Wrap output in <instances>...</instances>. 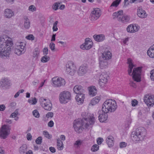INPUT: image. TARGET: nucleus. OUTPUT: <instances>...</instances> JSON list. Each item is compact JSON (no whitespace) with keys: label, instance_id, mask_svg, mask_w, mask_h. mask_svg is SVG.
<instances>
[{"label":"nucleus","instance_id":"nucleus-1","mask_svg":"<svg viewBox=\"0 0 154 154\" xmlns=\"http://www.w3.org/2000/svg\"><path fill=\"white\" fill-rule=\"evenodd\" d=\"M13 45L12 39L6 35L0 37V56L4 59L8 58Z\"/></svg>","mask_w":154,"mask_h":154},{"label":"nucleus","instance_id":"nucleus-2","mask_svg":"<svg viewBox=\"0 0 154 154\" xmlns=\"http://www.w3.org/2000/svg\"><path fill=\"white\" fill-rule=\"evenodd\" d=\"M117 105L116 101L114 100L109 99L106 100L103 103L102 110L104 113L99 114V119L100 122H104L107 119V113L114 112L116 109Z\"/></svg>","mask_w":154,"mask_h":154},{"label":"nucleus","instance_id":"nucleus-3","mask_svg":"<svg viewBox=\"0 0 154 154\" xmlns=\"http://www.w3.org/2000/svg\"><path fill=\"white\" fill-rule=\"evenodd\" d=\"M86 114V113L83 112L82 114L83 118L82 119H78L75 120L73 122V127L75 131L77 132H80L81 131L84 129V128L82 127L84 126L85 128H88L90 125H92L94 124V118L92 116H86L84 117Z\"/></svg>","mask_w":154,"mask_h":154},{"label":"nucleus","instance_id":"nucleus-4","mask_svg":"<svg viewBox=\"0 0 154 154\" xmlns=\"http://www.w3.org/2000/svg\"><path fill=\"white\" fill-rule=\"evenodd\" d=\"M128 63L129 64V69L128 70V74L130 75H132L133 79L134 81L137 82H140L141 81L140 74L142 67L140 66L134 68L133 72L131 74L132 69L134 66L131 60L128 59Z\"/></svg>","mask_w":154,"mask_h":154},{"label":"nucleus","instance_id":"nucleus-5","mask_svg":"<svg viewBox=\"0 0 154 154\" xmlns=\"http://www.w3.org/2000/svg\"><path fill=\"white\" fill-rule=\"evenodd\" d=\"M146 134V130L144 128H139L132 132L131 136L133 140L139 141L143 140Z\"/></svg>","mask_w":154,"mask_h":154},{"label":"nucleus","instance_id":"nucleus-6","mask_svg":"<svg viewBox=\"0 0 154 154\" xmlns=\"http://www.w3.org/2000/svg\"><path fill=\"white\" fill-rule=\"evenodd\" d=\"M70 93L66 91L61 92L59 96V100L61 103H66L71 100Z\"/></svg>","mask_w":154,"mask_h":154},{"label":"nucleus","instance_id":"nucleus-7","mask_svg":"<svg viewBox=\"0 0 154 154\" xmlns=\"http://www.w3.org/2000/svg\"><path fill=\"white\" fill-rule=\"evenodd\" d=\"M10 126L8 125H2L0 129V137L5 139L7 137L10 132Z\"/></svg>","mask_w":154,"mask_h":154},{"label":"nucleus","instance_id":"nucleus-8","mask_svg":"<svg viewBox=\"0 0 154 154\" xmlns=\"http://www.w3.org/2000/svg\"><path fill=\"white\" fill-rule=\"evenodd\" d=\"M25 45V43L23 42L16 43L14 53L18 55L23 54L26 51Z\"/></svg>","mask_w":154,"mask_h":154},{"label":"nucleus","instance_id":"nucleus-9","mask_svg":"<svg viewBox=\"0 0 154 154\" xmlns=\"http://www.w3.org/2000/svg\"><path fill=\"white\" fill-rule=\"evenodd\" d=\"M40 101L42 106L45 109L48 111L51 110L52 108V104L50 100L41 97L40 100Z\"/></svg>","mask_w":154,"mask_h":154},{"label":"nucleus","instance_id":"nucleus-10","mask_svg":"<svg viewBox=\"0 0 154 154\" xmlns=\"http://www.w3.org/2000/svg\"><path fill=\"white\" fill-rule=\"evenodd\" d=\"M66 72L70 75H73L75 73L76 67L73 62L69 61L66 65Z\"/></svg>","mask_w":154,"mask_h":154},{"label":"nucleus","instance_id":"nucleus-11","mask_svg":"<svg viewBox=\"0 0 154 154\" xmlns=\"http://www.w3.org/2000/svg\"><path fill=\"white\" fill-rule=\"evenodd\" d=\"M54 85L56 87L62 86L65 84V81L62 78L54 77L52 79Z\"/></svg>","mask_w":154,"mask_h":154},{"label":"nucleus","instance_id":"nucleus-12","mask_svg":"<svg viewBox=\"0 0 154 154\" xmlns=\"http://www.w3.org/2000/svg\"><path fill=\"white\" fill-rule=\"evenodd\" d=\"M93 44V42L91 39L87 38L85 39V42L81 45L80 48L83 50H88L91 48Z\"/></svg>","mask_w":154,"mask_h":154},{"label":"nucleus","instance_id":"nucleus-13","mask_svg":"<svg viewBox=\"0 0 154 154\" xmlns=\"http://www.w3.org/2000/svg\"><path fill=\"white\" fill-rule=\"evenodd\" d=\"M144 101L148 106H153L154 105V95L145 96Z\"/></svg>","mask_w":154,"mask_h":154},{"label":"nucleus","instance_id":"nucleus-14","mask_svg":"<svg viewBox=\"0 0 154 154\" xmlns=\"http://www.w3.org/2000/svg\"><path fill=\"white\" fill-rule=\"evenodd\" d=\"M107 74L103 72L99 77V84L101 87H103L107 82Z\"/></svg>","mask_w":154,"mask_h":154},{"label":"nucleus","instance_id":"nucleus-15","mask_svg":"<svg viewBox=\"0 0 154 154\" xmlns=\"http://www.w3.org/2000/svg\"><path fill=\"white\" fill-rule=\"evenodd\" d=\"M139 27L136 24H131L128 25L127 28V31L130 33H134L137 32Z\"/></svg>","mask_w":154,"mask_h":154},{"label":"nucleus","instance_id":"nucleus-16","mask_svg":"<svg viewBox=\"0 0 154 154\" xmlns=\"http://www.w3.org/2000/svg\"><path fill=\"white\" fill-rule=\"evenodd\" d=\"M112 57V54L110 51L105 50L104 52L102 54L101 59L107 60L110 59Z\"/></svg>","mask_w":154,"mask_h":154},{"label":"nucleus","instance_id":"nucleus-17","mask_svg":"<svg viewBox=\"0 0 154 154\" xmlns=\"http://www.w3.org/2000/svg\"><path fill=\"white\" fill-rule=\"evenodd\" d=\"M137 15L141 18H145L147 17V14L145 11L141 7H139L137 9Z\"/></svg>","mask_w":154,"mask_h":154},{"label":"nucleus","instance_id":"nucleus-18","mask_svg":"<svg viewBox=\"0 0 154 154\" xmlns=\"http://www.w3.org/2000/svg\"><path fill=\"white\" fill-rule=\"evenodd\" d=\"M101 13L100 10L98 8H95L92 11L91 14V16L92 18H94L95 20L97 19L100 16Z\"/></svg>","mask_w":154,"mask_h":154},{"label":"nucleus","instance_id":"nucleus-19","mask_svg":"<svg viewBox=\"0 0 154 154\" xmlns=\"http://www.w3.org/2000/svg\"><path fill=\"white\" fill-rule=\"evenodd\" d=\"M4 16L7 18H10L14 15V12L11 9L7 8L4 11Z\"/></svg>","mask_w":154,"mask_h":154},{"label":"nucleus","instance_id":"nucleus-20","mask_svg":"<svg viewBox=\"0 0 154 154\" xmlns=\"http://www.w3.org/2000/svg\"><path fill=\"white\" fill-rule=\"evenodd\" d=\"M87 69L88 67L84 65H82L79 67L78 72V75L80 76H82L86 73Z\"/></svg>","mask_w":154,"mask_h":154},{"label":"nucleus","instance_id":"nucleus-21","mask_svg":"<svg viewBox=\"0 0 154 154\" xmlns=\"http://www.w3.org/2000/svg\"><path fill=\"white\" fill-rule=\"evenodd\" d=\"M99 59L100 68L101 69H103L106 68L108 64V60L102 59L101 57H100Z\"/></svg>","mask_w":154,"mask_h":154},{"label":"nucleus","instance_id":"nucleus-22","mask_svg":"<svg viewBox=\"0 0 154 154\" xmlns=\"http://www.w3.org/2000/svg\"><path fill=\"white\" fill-rule=\"evenodd\" d=\"M73 91L74 92L77 94L83 93L85 91L83 87L80 85H75L73 88Z\"/></svg>","mask_w":154,"mask_h":154},{"label":"nucleus","instance_id":"nucleus-23","mask_svg":"<svg viewBox=\"0 0 154 154\" xmlns=\"http://www.w3.org/2000/svg\"><path fill=\"white\" fill-rule=\"evenodd\" d=\"M93 38L96 41L98 42H102L105 39V35L103 34H95L93 35Z\"/></svg>","mask_w":154,"mask_h":154},{"label":"nucleus","instance_id":"nucleus-24","mask_svg":"<svg viewBox=\"0 0 154 154\" xmlns=\"http://www.w3.org/2000/svg\"><path fill=\"white\" fill-rule=\"evenodd\" d=\"M84 94L83 93L77 94L75 97L76 101L79 103H82L84 101Z\"/></svg>","mask_w":154,"mask_h":154},{"label":"nucleus","instance_id":"nucleus-25","mask_svg":"<svg viewBox=\"0 0 154 154\" xmlns=\"http://www.w3.org/2000/svg\"><path fill=\"white\" fill-rule=\"evenodd\" d=\"M11 82L10 80L7 79H5L2 80L0 82V86L1 87L3 88L4 86L7 85L10 86Z\"/></svg>","mask_w":154,"mask_h":154},{"label":"nucleus","instance_id":"nucleus-26","mask_svg":"<svg viewBox=\"0 0 154 154\" xmlns=\"http://www.w3.org/2000/svg\"><path fill=\"white\" fill-rule=\"evenodd\" d=\"M147 54L150 57L154 58V44L149 48Z\"/></svg>","mask_w":154,"mask_h":154},{"label":"nucleus","instance_id":"nucleus-27","mask_svg":"<svg viewBox=\"0 0 154 154\" xmlns=\"http://www.w3.org/2000/svg\"><path fill=\"white\" fill-rule=\"evenodd\" d=\"M89 91V94L91 97L95 96L97 93V89L94 86L90 87Z\"/></svg>","mask_w":154,"mask_h":154},{"label":"nucleus","instance_id":"nucleus-28","mask_svg":"<svg viewBox=\"0 0 154 154\" xmlns=\"http://www.w3.org/2000/svg\"><path fill=\"white\" fill-rule=\"evenodd\" d=\"M23 19L24 20V28L26 29H29L30 26V22L29 19L26 16H24Z\"/></svg>","mask_w":154,"mask_h":154},{"label":"nucleus","instance_id":"nucleus-29","mask_svg":"<svg viewBox=\"0 0 154 154\" xmlns=\"http://www.w3.org/2000/svg\"><path fill=\"white\" fill-rule=\"evenodd\" d=\"M113 138L112 136H109L106 139V142L109 147L112 146L114 145Z\"/></svg>","mask_w":154,"mask_h":154},{"label":"nucleus","instance_id":"nucleus-30","mask_svg":"<svg viewBox=\"0 0 154 154\" xmlns=\"http://www.w3.org/2000/svg\"><path fill=\"white\" fill-rule=\"evenodd\" d=\"M119 21H121L122 22L124 23L128 22L129 20V17L128 16L123 15L122 14V16L120 18H119Z\"/></svg>","mask_w":154,"mask_h":154},{"label":"nucleus","instance_id":"nucleus-31","mask_svg":"<svg viewBox=\"0 0 154 154\" xmlns=\"http://www.w3.org/2000/svg\"><path fill=\"white\" fill-rule=\"evenodd\" d=\"M19 152L20 154H25L27 151V147L26 145H23L19 148Z\"/></svg>","mask_w":154,"mask_h":154},{"label":"nucleus","instance_id":"nucleus-32","mask_svg":"<svg viewBox=\"0 0 154 154\" xmlns=\"http://www.w3.org/2000/svg\"><path fill=\"white\" fill-rule=\"evenodd\" d=\"M39 56V51L38 50H35V51L33 53V60H36Z\"/></svg>","mask_w":154,"mask_h":154},{"label":"nucleus","instance_id":"nucleus-33","mask_svg":"<svg viewBox=\"0 0 154 154\" xmlns=\"http://www.w3.org/2000/svg\"><path fill=\"white\" fill-rule=\"evenodd\" d=\"M100 99V98L99 97H96L91 100V104L92 105L96 104L99 102Z\"/></svg>","mask_w":154,"mask_h":154},{"label":"nucleus","instance_id":"nucleus-34","mask_svg":"<svg viewBox=\"0 0 154 154\" xmlns=\"http://www.w3.org/2000/svg\"><path fill=\"white\" fill-rule=\"evenodd\" d=\"M123 13V11L122 10H120L117 12L114 13L113 14V16L116 17L117 18L118 20H119V18H120V17L122 16V14Z\"/></svg>","mask_w":154,"mask_h":154},{"label":"nucleus","instance_id":"nucleus-35","mask_svg":"<svg viewBox=\"0 0 154 154\" xmlns=\"http://www.w3.org/2000/svg\"><path fill=\"white\" fill-rule=\"evenodd\" d=\"M57 148L59 150H61L63 147L62 142L60 139L57 140Z\"/></svg>","mask_w":154,"mask_h":154},{"label":"nucleus","instance_id":"nucleus-36","mask_svg":"<svg viewBox=\"0 0 154 154\" xmlns=\"http://www.w3.org/2000/svg\"><path fill=\"white\" fill-rule=\"evenodd\" d=\"M49 60L50 57L48 56L45 55L42 57L41 60L42 62L46 63L49 61Z\"/></svg>","mask_w":154,"mask_h":154},{"label":"nucleus","instance_id":"nucleus-37","mask_svg":"<svg viewBox=\"0 0 154 154\" xmlns=\"http://www.w3.org/2000/svg\"><path fill=\"white\" fill-rule=\"evenodd\" d=\"M121 0H116L111 4L110 6L117 7L120 2Z\"/></svg>","mask_w":154,"mask_h":154},{"label":"nucleus","instance_id":"nucleus-38","mask_svg":"<svg viewBox=\"0 0 154 154\" xmlns=\"http://www.w3.org/2000/svg\"><path fill=\"white\" fill-rule=\"evenodd\" d=\"M43 134L45 135V137L48 139H50L51 138V135L49 133L46 131H43Z\"/></svg>","mask_w":154,"mask_h":154},{"label":"nucleus","instance_id":"nucleus-39","mask_svg":"<svg viewBox=\"0 0 154 154\" xmlns=\"http://www.w3.org/2000/svg\"><path fill=\"white\" fill-rule=\"evenodd\" d=\"M99 146L98 145H94L91 148V150L93 152H95L99 149Z\"/></svg>","mask_w":154,"mask_h":154},{"label":"nucleus","instance_id":"nucleus-40","mask_svg":"<svg viewBox=\"0 0 154 154\" xmlns=\"http://www.w3.org/2000/svg\"><path fill=\"white\" fill-rule=\"evenodd\" d=\"M33 115L36 118H39L40 116V114L37 110H33L32 112Z\"/></svg>","mask_w":154,"mask_h":154},{"label":"nucleus","instance_id":"nucleus-41","mask_svg":"<svg viewBox=\"0 0 154 154\" xmlns=\"http://www.w3.org/2000/svg\"><path fill=\"white\" fill-rule=\"evenodd\" d=\"M60 4V3H55L52 7V8L55 11H56L58 9V8Z\"/></svg>","mask_w":154,"mask_h":154},{"label":"nucleus","instance_id":"nucleus-42","mask_svg":"<svg viewBox=\"0 0 154 154\" xmlns=\"http://www.w3.org/2000/svg\"><path fill=\"white\" fill-rule=\"evenodd\" d=\"M58 23L57 21H56L54 23L53 26V31H56L58 30V28L57 26V25Z\"/></svg>","mask_w":154,"mask_h":154},{"label":"nucleus","instance_id":"nucleus-43","mask_svg":"<svg viewBox=\"0 0 154 154\" xmlns=\"http://www.w3.org/2000/svg\"><path fill=\"white\" fill-rule=\"evenodd\" d=\"M42 142V138L41 137H38L36 140V143L38 144H41Z\"/></svg>","mask_w":154,"mask_h":154},{"label":"nucleus","instance_id":"nucleus-44","mask_svg":"<svg viewBox=\"0 0 154 154\" xmlns=\"http://www.w3.org/2000/svg\"><path fill=\"white\" fill-rule=\"evenodd\" d=\"M24 91V90L23 89L19 90L17 92L16 94H15V95H14V97L15 98H17L19 96L20 93H23Z\"/></svg>","mask_w":154,"mask_h":154},{"label":"nucleus","instance_id":"nucleus-45","mask_svg":"<svg viewBox=\"0 0 154 154\" xmlns=\"http://www.w3.org/2000/svg\"><path fill=\"white\" fill-rule=\"evenodd\" d=\"M82 143V141L81 140L76 141L74 143V145L77 146V147H79Z\"/></svg>","mask_w":154,"mask_h":154},{"label":"nucleus","instance_id":"nucleus-46","mask_svg":"<svg viewBox=\"0 0 154 154\" xmlns=\"http://www.w3.org/2000/svg\"><path fill=\"white\" fill-rule=\"evenodd\" d=\"M49 47L52 51H54L55 50V45L53 42H51L49 45Z\"/></svg>","mask_w":154,"mask_h":154},{"label":"nucleus","instance_id":"nucleus-47","mask_svg":"<svg viewBox=\"0 0 154 154\" xmlns=\"http://www.w3.org/2000/svg\"><path fill=\"white\" fill-rule=\"evenodd\" d=\"M36 8L33 5H31L29 7L28 10L30 11L33 12L36 10Z\"/></svg>","mask_w":154,"mask_h":154},{"label":"nucleus","instance_id":"nucleus-48","mask_svg":"<svg viewBox=\"0 0 154 154\" xmlns=\"http://www.w3.org/2000/svg\"><path fill=\"white\" fill-rule=\"evenodd\" d=\"M138 101L134 99L131 102L132 106H135L138 104Z\"/></svg>","mask_w":154,"mask_h":154},{"label":"nucleus","instance_id":"nucleus-49","mask_svg":"<svg viewBox=\"0 0 154 154\" xmlns=\"http://www.w3.org/2000/svg\"><path fill=\"white\" fill-rule=\"evenodd\" d=\"M54 114L52 112H48L46 115V117L48 118L50 117L51 118L53 116Z\"/></svg>","mask_w":154,"mask_h":154},{"label":"nucleus","instance_id":"nucleus-50","mask_svg":"<svg viewBox=\"0 0 154 154\" xmlns=\"http://www.w3.org/2000/svg\"><path fill=\"white\" fill-rule=\"evenodd\" d=\"M103 141V139L102 138L99 137L97 140V143L98 145H100Z\"/></svg>","mask_w":154,"mask_h":154},{"label":"nucleus","instance_id":"nucleus-51","mask_svg":"<svg viewBox=\"0 0 154 154\" xmlns=\"http://www.w3.org/2000/svg\"><path fill=\"white\" fill-rule=\"evenodd\" d=\"M143 0H130V2L132 3H137L138 2H143Z\"/></svg>","mask_w":154,"mask_h":154},{"label":"nucleus","instance_id":"nucleus-52","mask_svg":"<svg viewBox=\"0 0 154 154\" xmlns=\"http://www.w3.org/2000/svg\"><path fill=\"white\" fill-rule=\"evenodd\" d=\"M26 38L28 39L31 40H33L34 39V37L32 35H29L27 36Z\"/></svg>","mask_w":154,"mask_h":154},{"label":"nucleus","instance_id":"nucleus-53","mask_svg":"<svg viewBox=\"0 0 154 154\" xmlns=\"http://www.w3.org/2000/svg\"><path fill=\"white\" fill-rule=\"evenodd\" d=\"M150 74H151L150 78L152 80L154 81V70L151 71Z\"/></svg>","mask_w":154,"mask_h":154},{"label":"nucleus","instance_id":"nucleus-54","mask_svg":"<svg viewBox=\"0 0 154 154\" xmlns=\"http://www.w3.org/2000/svg\"><path fill=\"white\" fill-rule=\"evenodd\" d=\"M127 143L125 142H122L119 144L120 147L121 148L125 147L126 146Z\"/></svg>","mask_w":154,"mask_h":154},{"label":"nucleus","instance_id":"nucleus-55","mask_svg":"<svg viewBox=\"0 0 154 154\" xmlns=\"http://www.w3.org/2000/svg\"><path fill=\"white\" fill-rule=\"evenodd\" d=\"M44 54L46 55L48 54V49L47 48H44L43 50Z\"/></svg>","mask_w":154,"mask_h":154},{"label":"nucleus","instance_id":"nucleus-56","mask_svg":"<svg viewBox=\"0 0 154 154\" xmlns=\"http://www.w3.org/2000/svg\"><path fill=\"white\" fill-rule=\"evenodd\" d=\"M5 106L4 104L0 105V111H4L5 109Z\"/></svg>","mask_w":154,"mask_h":154},{"label":"nucleus","instance_id":"nucleus-57","mask_svg":"<svg viewBox=\"0 0 154 154\" xmlns=\"http://www.w3.org/2000/svg\"><path fill=\"white\" fill-rule=\"evenodd\" d=\"M54 123L52 120L50 121L48 123V126L50 127H52L54 126Z\"/></svg>","mask_w":154,"mask_h":154},{"label":"nucleus","instance_id":"nucleus-58","mask_svg":"<svg viewBox=\"0 0 154 154\" xmlns=\"http://www.w3.org/2000/svg\"><path fill=\"white\" fill-rule=\"evenodd\" d=\"M18 114V112L17 111L16 112H14L11 114L10 116V117L14 118Z\"/></svg>","mask_w":154,"mask_h":154},{"label":"nucleus","instance_id":"nucleus-59","mask_svg":"<svg viewBox=\"0 0 154 154\" xmlns=\"http://www.w3.org/2000/svg\"><path fill=\"white\" fill-rule=\"evenodd\" d=\"M32 135L31 134L29 133L27 134V138L28 140H31Z\"/></svg>","mask_w":154,"mask_h":154},{"label":"nucleus","instance_id":"nucleus-60","mask_svg":"<svg viewBox=\"0 0 154 154\" xmlns=\"http://www.w3.org/2000/svg\"><path fill=\"white\" fill-rule=\"evenodd\" d=\"M32 104H35L37 102V100L34 97L32 100Z\"/></svg>","mask_w":154,"mask_h":154},{"label":"nucleus","instance_id":"nucleus-61","mask_svg":"<svg viewBox=\"0 0 154 154\" xmlns=\"http://www.w3.org/2000/svg\"><path fill=\"white\" fill-rule=\"evenodd\" d=\"M130 85L133 87L134 88H136V85L135 83H134L133 82V81H131L130 83Z\"/></svg>","mask_w":154,"mask_h":154},{"label":"nucleus","instance_id":"nucleus-62","mask_svg":"<svg viewBox=\"0 0 154 154\" xmlns=\"http://www.w3.org/2000/svg\"><path fill=\"white\" fill-rule=\"evenodd\" d=\"M49 150L52 153H54L56 151L54 147H50Z\"/></svg>","mask_w":154,"mask_h":154},{"label":"nucleus","instance_id":"nucleus-63","mask_svg":"<svg viewBox=\"0 0 154 154\" xmlns=\"http://www.w3.org/2000/svg\"><path fill=\"white\" fill-rule=\"evenodd\" d=\"M56 34H53L52 35L51 41H54L55 40Z\"/></svg>","mask_w":154,"mask_h":154},{"label":"nucleus","instance_id":"nucleus-64","mask_svg":"<svg viewBox=\"0 0 154 154\" xmlns=\"http://www.w3.org/2000/svg\"><path fill=\"white\" fill-rule=\"evenodd\" d=\"M5 122L7 123L11 124L12 123L11 121V120L6 119Z\"/></svg>","mask_w":154,"mask_h":154}]
</instances>
